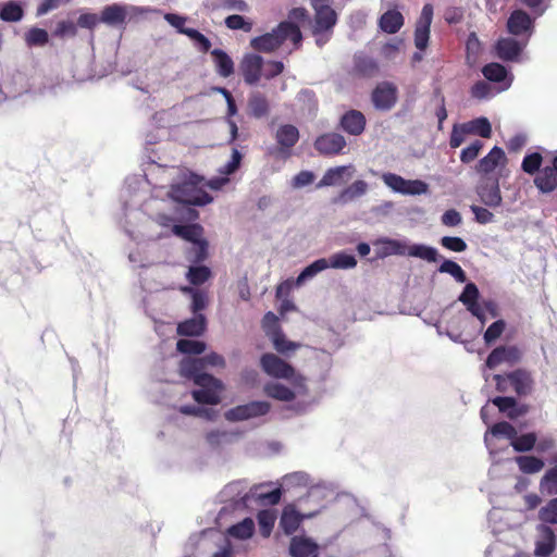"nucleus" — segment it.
<instances>
[{
  "instance_id": "obj_1",
  "label": "nucleus",
  "mask_w": 557,
  "mask_h": 557,
  "mask_svg": "<svg viewBox=\"0 0 557 557\" xmlns=\"http://www.w3.org/2000/svg\"><path fill=\"white\" fill-rule=\"evenodd\" d=\"M240 160V153L237 150H234L231 160L220 169V173L223 176L211 178L208 182H206L203 177L186 171L158 168V170L166 176H172L174 172H177L178 176L171 185L170 190H164L163 186L156 188L153 197L145 203V210L147 212L151 211L154 208L157 199L164 201L163 197L165 196L170 200L187 205L205 206L210 203L213 198L205 190V187H209L213 190L221 189L228 183L227 175L234 173L238 169Z\"/></svg>"
},
{
  "instance_id": "obj_2",
  "label": "nucleus",
  "mask_w": 557,
  "mask_h": 557,
  "mask_svg": "<svg viewBox=\"0 0 557 557\" xmlns=\"http://www.w3.org/2000/svg\"><path fill=\"white\" fill-rule=\"evenodd\" d=\"M261 369L269 376L285 380L283 382H270L263 387L267 396L278 401L290 403L302 399L308 395L307 379L298 373L288 362L272 352H267L260 358Z\"/></svg>"
},
{
  "instance_id": "obj_3",
  "label": "nucleus",
  "mask_w": 557,
  "mask_h": 557,
  "mask_svg": "<svg viewBox=\"0 0 557 557\" xmlns=\"http://www.w3.org/2000/svg\"><path fill=\"white\" fill-rule=\"evenodd\" d=\"M280 498L281 488L263 492L261 486L248 488L245 481L232 482L219 493V499L224 505L219 512L218 521H221L228 511H243L249 508L252 502L274 505Z\"/></svg>"
},
{
  "instance_id": "obj_4",
  "label": "nucleus",
  "mask_w": 557,
  "mask_h": 557,
  "mask_svg": "<svg viewBox=\"0 0 557 557\" xmlns=\"http://www.w3.org/2000/svg\"><path fill=\"white\" fill-rule=\"evenodd\" d=\"M202 361L200 359L185 358L181 362V374L191 379L197 389L193 391V397L198 404L218 405L221 403V394L224 384L221 380L202 372Z\"/></svg>"
},
{
  "instance_id": "obj_5",
  "label": "nucleus",
  "mask_w": 557,
  "mask_h": 557,
  "mask_svg": "<svg viewBox=\"0 0 557 557\" xmlns=\"http://www.w3.org/2000/svg\"><path fill=\"white\" fill-rule=\"evenodd\" d=\"M302 40L301 32L290 22H282L270 33L255 37L250 46L261 52H272L278 48H284L288 52L297 49Z\"/></svg>"
},
{
  "instance_id": "obj_6",
  "label": "nucleus",
  "mask_w": 557,
  "mask_h": 557,
  "mask_svg": "<svg viewBox=\"0 0 557 557\" xmlns=\"http://www.w3.org/2000/svg\"><path fill=\"white\" fill-rule=\"evenodd\" d=\"M284 64L280 61H264L262 57L248 53L240 62L244 81L249 85H257L261 78L271 79L280 75Z\"/></svg>"
},
{
  "instance_id": "obj_7",
  "label": "nucleus",
  "mask_w": 557,
  "mask_h": 557,
  "mask_svg": "<svg viewBox=\"0 0 557 557\" xmlns=\"http://www.w3.org/2000/svg\"><path fill=\"white\" fill-rule=\"evenodd\" d=\"M332 0H311L315 12L313 35L318 46H323L330 39V32L337 21V15L331 7Z\"/></svg>"
},
{
  "instance_id": "obj_8",
  "label": "nucleus",
  "mask_w": 557,
  "mask_h": 557,
  "mask_svg": "<svg viewBox=\"0 0 557 557\" xmlns=\"http://www.w3.org/2000/svg\"><path fill=\"white\" fill-rule=\"evenodd\" d=\"M308 485H310V488L308 491L307 499L317 503L319 506L323 499H326L327 497H331L333 495V488L331 487L330 484H326L324 482L313 484V481L311 480L309 474L305 472H294L287 474L283 478L281 484L284 491H289L294 487Z\"/></svg>"
},
{
  "instance_id": "obj_9",
  "label": "nucleus",
  "mask_w": 557,
  "mask_h": 557,
  "mask_svg": "<svg viewBox=\"0 0 557 557\" xmlns=\"http://www.w3.org/2000/svg\"><path fill=\"white\" fill-rule=\"evenodd\" d=\"M172 232L190 243L187 251V259L190 262H199L206 259L208 243L203 239V228L198 224L191 225H173Z\"/></svg>"
},
{
  "instance_id": "obj_10",
  "label": "nucleus",
  "mask_w": 557,
  "mask_h": 557,
  "mask_svg": "<svg viewBox=\"0 0 557 557\" xmlns=\"http://www.w3.org/2000/svg\"><path fill=\"white\" fill-rule=\"evenodd\" d=\"M383 183L394 193L404 196H420L429 193V185L421 180H406L403 176L386 172L381 175Z\"/></svg>"
},
{
  "instance_id": "obj_11",
  "label": "nucleus",
  "mask_w": 557,
  "mask_h": 557,
  "mask_svg": "<svg viewBox=\"0 0 557 557\" xmlns=\"http://www.w3.org/2000/svg\"><path fill=\"white\" fill-rule=\"evenodd\" d=\"M271 409L268 401L256 400L248 404L238 405L224 412V418L228 422H243L267 414Z\"/></svg>"
},
{
  "instance_id": "obj_12",
  "label": "nucleus",
  "mask_w": 557,
  "mask_h": 557,
  "mask_svg": "<svg viewBox=\"0 0 557 557\" xmlns=\"http://www.w3.org/2000/svg\"><path fill=\"white\" fill-rule=\"evenodd\" d=\"M534 557H550L557 545L556 534L552 527L546 524H537L535 527V535L533 539Z\"/></svg>"
},
{
  "instance_id": "obj_13",
  "label": "nucleus",
  "mask_w": 557,
  "mask_h": 557,
  "mask_svg": "<svg viewBox=\"0 0 557 557\" xmlns=\"http://www.w3.org/2000/svg\"><path fill=\"white\" fill-rule=\"evenodd\" d=\"M141 9L134 5L111 4L103 8L101 12V22L111 26H117L126 21H131L141 13Z\"/></svg>"
},
{
  "instance_id": "obj_14",
  "label": "nucleus",
  "mask_w": 557,
  "mask_h": 557,
  "mask_svg": "<svg viewBox=\"0 0 557 557\" xmlns=\"http://www.w3.org/2000/svg\"><path fill=\"white\" fill-rule=\"evenodd\" d=\"M507 28L510 34L524 37L523 40L529 41L533 34V20L527 12L516 10L508 18Z\"/></svg>"
},
{
  "instance_id": "obj_15",
  "label": "nucleus",
  "mask_w": 557,
  "mask_h": 557,
  "mask_svg": "<svg viewBox=\"0 0 557 557\" xmlns=\"http://www.w3.org/2000/svg\"><path fill=\"white\" fill-rule=\"evenodd\" d=\"M319 510H320V507L315 508L312 511L300 512V511L296 510L294 505L286 506L284 508L282 517H281L280 527L283 529V531L286 534H292L298 529L300 522L304 519H309V518L314 517L319 512Z\"/></svg>"
},
{
  "instance_id": "obj_16",
  "label": "nucleus",
  "mask_w": 557,
  "mask_h": 557,
  "mask_svg": "<svg viewBox=\"0 0 557 557\" xmlns=\"http://www.w3.org/2000/svg\"><path fill=\"white\" fill-rule=\"evenodd\" d=\"M372 101L379 110H389L397 101V87L391 82H383L372 92Z\"/></svg>"
},
{
  "instance_id": "obj_17",
  "label": "nucleus",
  "mask_w": 557,
  "mask_h": 557,
  "mask_svg": "<svg viewBox=\"0 0 557 557\" xmlns=\"http://www.w3.org/2000/svg\"><path fill=\"white\" fill-rule=\"evenodd\" d=\"M432 16H433L432 5L425 4L422 8L420 18L417 23V27H416V32H414V45L420 50H423L428 46Z\"/></svg>"
},
{
  "instance_id": "obj_18",
  "label": "nucleus",
  "mask_w": 557,
  "mask_h": 557,
  "mask_svg": "<svg viewBox=\"0 0 557 557\" xmlns=\"http://www.w3.org/2000/svg\"><path fill=\"white\" fill-rule=\"evenodd\" d=\"M476 193L481 202L487 207L496 208L502 205L503 197L497 180L483 181L476 187Z\"/></svg>"
},
{
  "instance_id": "obj_19",
  "label": "nucleus",
  "mask_w": 557,
  "mask_h": 557,
  "mask_svg": "<svg viewBox=\"0 0 557 557\" xmlns=\"http://www.w3.org/2000/svg\"><path fill=\"white\" fill-rule=\"evenodd\" d=\"M521 357L520 350L515 346L495 348L486 360V367L494 369L502 363L512 364Z\"/></svg>"
},
{
  "instance_id": "obj_20",
  "label": "nucleus",
  "mask_w": 557,
  "mask_h": 557,
  "mask_svg": "<svg viewBox=\"0 0 557 557\" xmlns=\"http://www.w3.org/2000/svg\"><path fill=\"white\" fill-rule=\"evenodd\" d=\"M527 40H517L513 38L499 39L496 45L497 55L505 61L518 60L522 50L525 48Z\"/></svg>"
},
{
  "instance_id": "obj_21",
  "label": "nucleus",
  "mask_w": 557,
  "mask_h": 557,
  "mask_svg": "<svg viewBox=\"0 0 557 557\" xmlns=\"http://www.w3.org/2000/svg\"><path fill=\"white\" fill-rule=\"evenodd\" d=\"M355 173V166L341 165L329 169L321 181L317 184V188H323L329 186H336L344 182V178H350Z\"/></svg>"
},
{
  "instance_id": "obj_22",
  "label": "nucleus",
  "mask_w": 557,
  "mask_h": 557,
  "mask_svg": "<svg viewBox=\"0 0 557 557\" xmlns=\"http://www.w3.org/2000/svg\"><path fill=\"white\" fill-rule=\"evenodd\" d=\"M345 146V138L336 133L324 134L320 136L314 143L315 149L323 154L339 153Z\"/></svg>"
},
{
  "instance_id": "obj_23",
  "label": "nucleus",
  "mask_w": 557,
  "mask_h": 557,
  "mask_svg": "<svg viewBox=\"0 0 557 557\" xmlns=\"http://www.w3.org/2000/svg\"><path fill=\"white\" fill-rule=\"evenodd\" d=\"M479 289L473 283H468L459 296V300L467 306L468 310L482 323L485 321L484 309L478 304Z\"/></svg>"
},
{
  "instance_id": "obj_24",
  "label": "nucleus",
  "mask_w": 557,
  "mask_h": 557,
  "mask_svg": "<svg viewBox=\"0 0 557 557\" xmlns=\"http://www.w3.org/2000/svg\"><path fill=\"white\" fill-rule=\"evenodd\" d=\"M275 139L280 146V150L285 154H289V150L299 139V132L296 126L284 124L278 126L275 133Z\"/></svg>"
},
{
  "instance_id": "obj_25",
  "label": "nucleus",
  "mask_w": 557,
  "mask_h": 557,
  "mask_svg": "<svg viewBox=\"0 0 557 557\" xmlns=\"http://www.w3.org/2000/svg\"><path fill=\"white\" fill-rule=\"evenodd\" d=\"M483 75L491 82L502 83L500 91L508 89L512 83V76L499 63H490L482 70Z\"/></svg>"
},
{
  "instance_id": "obj_26",
  "label": "nucleus",
  "mask_w": 557,
  "mask_h": 557,
  "mask_svg": "<svg viewBox=\"0 0 557 557\" xmlns=\"http://www.w3.org/2000/svg\"><path fill=\"white\" fill-rule=\"evenodd\" d=\"M374 245L377 247V255L380 257L407 256V240L381 238Z\"/></svg>"
},
{
  "instance_id": "obj_27",
  "label": "nucleus",
  "mask_w": 557,
  "mask_h": 557,
  "mask_svg": "<svg viewBox=\"0 0 557 557\" xmlns=\"http://www.w3.org/2000/svg\"><path fill=\"white\" fill-rule=\"evenodd\" d=\"M318 545L308 537L295 536L292 539L289 553L293 557H315Z\"/></svg>"
},
{
  "instance_id": "obj_28",
  "label": "nucleus",
  "mask_w": 557,
  "mask_h": 557,
  "mask_svg": "<svg viewBox=\"0 0 557 557\" xmlns=\"http://www.w3.org/2000/svg\"><path fill=\"white\" fill-rule=\"evenodd\" d=\"M206 330V318L203 314H196L177 325V333L183 336H199Z\"/></svg>"
},
{
  "instance_id": "obj_29",
  "label": "nucleus",
  "mask_w": 557,
  "mask_h": 557,
  "mask_svg": "<svg viewBox=\"0 0 557 557\" xmlns=\"http://www.w3.org/2000/svg\"><path fill=\"white\" fill-rule=\"evenodd\" d=\"M342 126L347 133L359 135L366 126L364 115L359 111H349L342 117Z\"/></svg>"
},
{
  "instance_id": "obj_30",
  "label": "nucleus",
  "mask_w": 557,
  "mask_h": 557,
  "mask_svg": "<svg viewBox=\"0 0 557 557\" xmlns=\"http://www.w3.org/2000/svg\"><path fill=\"white\" fill-rule=\"evenodd\" d=\"M490 434H492L493 436H505L506 438H509L510 441H512V438L517 434V431L510 423L499 422V423L494 424L491 428L490 432L485 433V435H484L485 445H486L487 449L490 450V454L492 456H494L495 451H494V448L492 447Z\"/></svg>"
},
{
  "instance_id": "obj_31",
  "label": "nucleus",
  "mask_w": 557,
  "mask_h": 557,
  "mask_svg": "<svg viewBox=\"0 0 557 557\" xmlns=\"http://www.w3.org/2000/svg\"><path fill=\"white\" fill-rule=\"evenodd\" d=\"M508 380L517 394L525 395L531 392L533 381L529 372L524 370L513 371L508 374Z\"/></svg>"
},
{
  "instance_id": "obj_32",
  "label": "nucleus",
  "mask_w": 557,
  "mask_h": 557,
  "mask_svg": "<svg viewBox=\"0 0 557 557\" xmlns=\"http://www.w3.org/2000/svg\"><path fill=\"white\" fill-rule=\"evenodd\" d=\"M407 256L419 258L428 262H436L438 259L437 249L424 244H409L407 245Z\"/></svg>"
},
{
  "instance_id": "obj_33",
  "label": "nucleus",
  "mask_w": 557,
  "mask_h": 557,
  "mask_svg": "<svg viewBox=\"0 0 557 557\" xmlns=\"http://www.w3.org/2000/svg\"><path fill=\"white\" fill-rule=\"evenodd\" d=\"M404 24V17L397 10L386 11L380 18V27L387 34H395Z\"/></svg>"
},
{
  "instance_id": "obj_34",
  "label": "nucleus",
  "mask_w": 557,
  "mask_h": 557,
  "mask_svg": "<svg viewBox=\"0 0 557 557\" xmlns=\"http://www.w3.org/2000/svg\"><path fill=\"white\" fill-rule=\"evenodd\" d=\"M505 159L506 157L503 149L494 147L486 157L480 160L478 170L484 173L492 172L499 164H503Z\"/></svg>"
},
{
  "instance_id": "obj_35",
  "label": "nucleus",
  "mask_w": 557,
  "mask_h": 557,
  "mask_svg": "<svg viewBox=\"0 0 557 557\" xmlns=\"http://www.w3.org/2000/svg\"><path fill=\"white\" fill-rule=\"evenodd\" d=\"M540 492L543 495H557V466L548 468L540 480Z\"/></svg>"
},
{
  "instance_id": "obj_36",
  "label": "nucleus",
  "mask_w": 557,
  "mask_h": 557,
  "mask_svg": "<svg viewBox=\"0 0 557 557\" xmlns=\"http://www.w3.org/2000/svg\"><path fill=\"white\" fill-rule=\"evenodd\" d=\"M534 182L540 190L549 193L557 186V172L547 166L537 174Z\"/></svg>"
},
{
  "instance_id": "obj_37",
  "label": "nucleus",
  "mask_w": 557,
  "mask_h": 557,
  "mask_svg": "<svg viewBox=\"0 0 557 557\" xmlns=\"http://www.w3.org/2000/svg\"><path fill=\"white\" fill-rule=\"evenodd\" d=\"M218 73L223 77H228L234 72L232 59L221 49H214L211 52Z\"/></svg>"
},
{
  "instance_id": "obj_38",
  "label": "nucleus",
  "mask_w": 557,
  "mask_h": 557,
  "mask_svg": "<svg viewBox=\"0 0 557 557\" xmlns=\"http://www.w3.org/2000/svg\"><path fill=\"white\" fill-rule=\"evenodd\" d=\"M327 269H342L348 270L354 269L357 265V260L354 255L347 253L346 251H341L332 255L329 259H326Z\"/></svg>"
},
{
  "instance_id": "obj_39",
  "label": "nucleus",
  "mask_w": 557,
  "mask_h": 557,
  "mask_svg": "<svg viewBox=\"0 0 557 557\" xmlns=\"http://www.w3.org/2000/svg\"><path fill=\"white\" fill-rule=\"evenodd\" d=\"M369 186L368 183L358 180L355 181L351 185H349L347 188H345L338 196V200L341 202H348L356 198L362 197L368 193Z\"/></svg>"
},
{
  "instance_id": "obj_40",
  "label": "nucleus",
  "mask_w": 557,
  "mask_h": 557,
  "mask_svg": "<svg viewBox=\"0 0 557 557\" xmlns=\"http://www.w3.org/2000/svg\"><path fill=\"white\" fill-rule=\"evenodd\" d=\"M462 125L467 134L479 135L483 138L491 137L492 126L486 117H478Z\"/></svg>"
},
{
  "instance_id": "obj_41",
  "label": "nucleus",
  "mask_w": 557,
  "mask_h": 557,
  "mask_svg": "<svg viewBox=\"0 0 557 557\" xmlns=\"http://www.w3.org/2000/svg\"><path fill=\"white\" fill-rule=\"evenodd\" d=\"M255 531V522L250 518H245L237 524L227 529V534L237 540H247L252 536Z\"/></svg>"
},
{
  "instance_id": "obj_42",
  "label": "nucleus",
  "mask_w": 557,
  "mask_h": 557,
  "mask_svg": "<svg viewBox=\"0 0 557 557\" xmlns=\"http://www.w3.org/2000/svg\"><path fill=\"white\" fill-rule=\"evenodd\" d=\"M248 109L252 116L259 119L268 114L269 102L260 92H253L249 97Z\"/></svg>"
},
{
  "instance_id": "obj_43",
  "label": "nucleus",
  "mask_w": 557,
  "mask_h": 557,
  "mask_svg": "<svg viewBox=\"0 0 557 557\" xmlns=\"http://www.w3.org/2000/svg\"><path fill=\"white\" fill-rule=\"evenodd\" d=\"M540 524H557V497L549 499L537 512Z\"/></svg>"
},
{
  "instance_id": "obj_44",
  "label": "nucleus",
  "mask_w": 557,
  "mask_h": 557,
  "mask_svg": "<svg viewBox=\"0 0 557 557\" xmlns=\"http://www.w3.org/2000/svg\"><path fill=\"white\" fill-rule=\"evenodd\" d=\"M516 462L521 472L527 474H534L544 468V461L535 456H519Z\"/></svg>"
},
{
  "instance_id": "obj_45",
  "label": "nucleus",
  "mask_w": 557,
  "mask_h": 557,
  "mask_svg": "<svg viewBox=\"0 0 557 557\" xmlns=\"http://www.w3.org/2000/svg\"><path fill=\"white\" fill-rule=\"evenodd\" d=\"M270 341L272 342L274 349L282 355L294 352L300 347L298 343L288 341L282 331L274 333Z\"/></svg>"
},
{
  "instance_id": "obj_46",
  "label": "nucleus",
  "mask_w": 557,
  "mask_h": 557,
  "mask_svg": "<svg viewBox=\"0 0 557 557\" xmlns=\"http://www.w3.org/2000/svg\"><path fill=\"white\" fill-rule=\"evenodd\" d=\"M23 15V9L15 0L5 2L0 11V18L5 22H18Z\"/></svg>"
},
{
  "instance_id": "obj_47",
  "label": "nucleus",
  "mask_w": 557,
  "mask_h": 557,
  "mask_svg": "<svg viewBox=\"0 0 557 557\" xmlns=\"http://www.w3.org/2000/svg\"><path fill=\"white\" fill-rule=\"evenodd\" d=\"M327 269L326 259L321 258L306 267L296 280V285L300 286L307 280L314 277L318 273Z\"/></svg>"
},
{
  "instance_id": "obj_48",
  "label": "nucleus",
  "mask_w": 557,
  "mask_h": 557,
  "mask_svg": "<svg viewBox=\"0 0 557 557\" xmlns=\"http://www.w3.org/2000/svg\"><path fill=\"white\" fill-rule=\"evenodd\" d=\"M183 293L191 295V311L196 314L203 310L208 305L207 294L202 290L195 289L193 287L184 286L181 288Z\"/></svg>"
},
{
  "instance_id": "obj_49",
  "label": "nucleus",
  "mask_w": 557,
  "mask_h": 557,
  "mask_svg": "<svg viewBox=\"0 0 557 557\" xmlns=\"http://www.w3.org/2000/svg\"><path fill=\"white\" fill-rule=\"evenodd\" d=\"M210 269L205 265L189 267L186 277L193 285H201L210 277Z\"/></svg>"
},
{
  "instance_id": "obj_50",
  "label": "nucleus",
  "mask_w": 557,
  "mask_h": 557,
  "mask_svg": "<svg viewBox=\"0 0 557 557\" xmlns=\"http://www.w3.org/2000/svg\"><path fill=\"white\" fill-rule=\"evenodd\" d=\"M177 350L182 354L200 355L206 350V344L195 339H180Z\"/></svg>"
},
{
  "instance_id": "obj_51",
  "label": "nucleus",
  "mask_w": 557,
  "mask_h": 557,
  "mask_svg": "<svg viewBox=\"0 0 557 557\" xmlns=\"http://www.w3.org/2000/svg\"><path fill=\"white\" fill-rule=\"evenodd\" d=\"M536 443V436L534 433H528L520 436H515L511 441V446L516 451H529Z\"/></svg>"
},
{
  "instance_id": "obj_52",
  "label": "nucleus",
  "mask_w": 557,
  "mask_h": 557,
  "mask_svg": "<svg viewBox=\"0 0 557 557\" xmlns=\"http://www.w3.org/2000/svg\"><path fill=\"white\" fill-rule=\"evenodd\" d=\"M275 513L273 510H261L259 513H258V522H259V527H260V532L263 536H269L272 529H273V525H274V522H275Z\"/></svg>"
},
{
  "instance_id": "obj_53",
  "label": "nucleus",
  "mask_w": 557,
  "mask_h": 557,
  "mask_svg": "<svg viewBox=\"0 0 557 557\" xmlns=\"http://www.w3.org/2000/svg\"><path fill=\"white\" fill-rule=\"evenodd\" d=\"M440 272L450 274L457 282H466V274L462 268L451 260H445L441 267Z\"/></svg>"
},
{
  "instance_id": "obj_54",
  "label": "nucleus",
  "mask_w": 557,
  "mask_h": 557,
  "mask_svg": "<svg viewBox=\"0 0 557 557\" xmlns=\"http://www.w3.org/2000/svg\"><path fill=\"white\" fill-rule=\"evenodd\" d=\"M49 35L45 29L41 28H30L25 34V40L28 46H44L48 42Z\"/></svg>"
},
{
  "instance_id": "obj_55",
  "label": "nucleus",
  "mask_w": 557,
  "mask_h": 557,
  "mask_svg": "<svg viewBox=\"0 0 557 557\" xmlns=\"http://www.w3.org/2000/svg\"><path fill=\"white\" fill-rule=\"evenodd\" d=\"M467 49V60L470 65H474L476 63L480 50H481V44L479 41V38L475 34H470L466 44Z\"/></svg>"
},
{
  "instance_id": "obj_56",
  "label": "nucleus",
  "mask_w": 557,
  "mask_h": 557,
  "mask_svg": "<svg viewBox=\"0 0 557 557\" xmlns=\"http://www.w3.org/2000/svg\"><path fill=\"white\" fill-rule=\"evenodd\" d=\"M403 45H404V42L401 39L394 38V39L389 40L388 42H386L384 46H382L381 55L387 60H393L399 53Z\"/></svg>"
},
{
  "instance_id": "obj_57",
  "label": "nucleus",
  "mask_w": 557,
  "mask_h": 557,
  "mask_svg": "<svg viewBox=\"0 0 557 557\" xmlns=\"http://www.w3.org/2000/svg\"><path fill=\"white\" fill-rule=\"evenodd\" d=\"M500 90H494L491 85L486 82H479L476 83L472 89L471 94L476 99H487L493 97L495 94L499 92Z\"/></svg>"
},
{
  "instance_id": "obj_58",
  "label": "nucleus",
  "mask_w": 557,
  "mask_h": 557,
  "mask_svg": "<svg viewBox=\"0 0 557 557\" xmlns=\"http://www.w3.org/2000/svg\"><path fill=\"white\" fill-rule=\"evenodd\" d=\"M262 327L269 338H271L274 333H278L282 331L278 325V319L273 312H268L263 317Z\"/></svg>"
},
{
  "instance_id": "obj_59",
  "label": "nucleus",
  "mask_w": 557,
  "mask_h": 557,
  "mask_svg": "<svg viewBox=\"0 0 557 557\" xmlns=\"http://www.w3.org/2000/svg\"><path fill=\"white\" fill-rule=\"evenodd\" d=\"M225 25L230 29H242L244 32H250L252 28L251 22L246 21L242 15H230L225 18Z\"/></svg>"
},
{
  "instance_id": "obj_60",
  "label": "nucleus",
  "mask_w": 557,
  "mask_h": 557,
  "mask_svg": "<svg viewBox=\"0 0 557 557\" xmlns=\"http://www.w3.org/2000/svg\"><path fill=\"white\" fill-rule=\"evenodd\" d=\"M441 244L446 249L455 252H462L467 249V244L460 237L444 236L441 239Z\"/></svg>"
},
{
  "instance_id": "obj_61",
  "label": "nucleus",
  "mask_w": 557,
  "mask_h": 557,
  "mask_svg": "<svg viewBox=\"0 0 557 557\" xmlns=\"http://www.w3.org/2000/svg\"><path fill=\"white\" fill-rule=\"evenodd\" d=\"M128 260L136 267H145L151 262L146 256V248L140 246L129 251Z\"/></svg>"
},
{
  "instance_id": "obj_62",
  "label": "nucleus",
  "mask_w": 557,
  "mask_h": 557,
  "mask_svg": "<svg viewBox=\"0 0 557 557\" xmlns=\"http://www.w3.org/2000/svg\"><path fill=\"white\" fill-rule=\"evenodd\" d=\"M482 147H483L482 141L474 140L470 146H468L467 148H465L461 151L460 160L463 163L471 162L472 160H474L478 157V154H479L480 150L482 149Z\"/></svg>"
},
{
  "instance_id": "obj_63",
  "label": "nucleus",
  "mask_w": 557,
  "mask_h": 557,
  "mask_svg": "<svg viewBox=\"0 0 557 557\" xmlns=\"http://www.w3.org/2000/svg\"><path fill=\"white\" fill-rule=\"evenodd\" d=\"M77 34V26L72 21H61L58 23L54 35L58 37H74Z\"/></svg>"
},
{
  "instance_id": "obj_64",
  "label": "nucleus",
  "mask_w": 557,
  "mask_h": 557,
  "mask_svg": "<svg viewBox=\"0 0 557 557\" xmlns=\"http://www.w3.org/2000/svg\"><path fill=\"white\" fill-rule=\"evenodd\" d=\"M472 213L474 214V219L480 224H487L494 221V214L487 210L486 208L472 205L470 207Z\"/></svg>"
}]
</instances>
